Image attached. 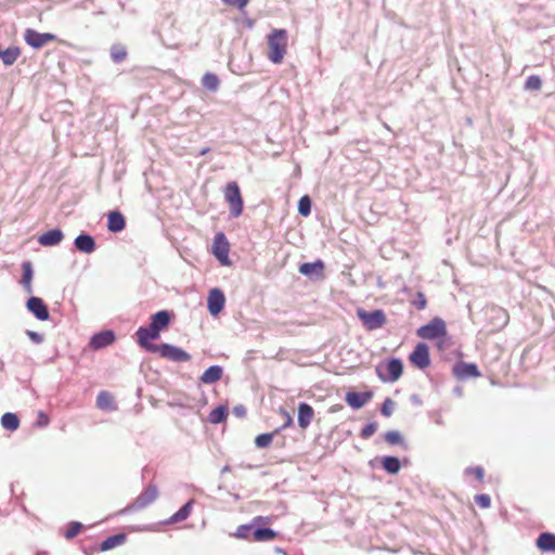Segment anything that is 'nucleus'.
Listing matches in <instances>:
<instances>
[{
	"label": "nucleus",
	"instance_id": "f257e3e1",
	"mask_svg": "<svg viewBox=\"0 0 555 555\" xmlns=\"http://www.w3.org/2000/svg\"><path fill=\"white\" fill-rule=\"evenodd\" d=\"M287 38L288 36L285 29H274L268 36V57L272 63L279 64L282 62L286 53Z\"/></svg>",
	"mask_w": 555,
	"mask_h": 555
},
{
	"label": "nucleus",
	"instance_id": "f03ea898",
	"mask_svg": "<svg viewBox=\"0 0 555 555\" xmlns=\"http://www.w3.org/2000/svg\"><path fill=\"white\" fill-rule=\"evenodd\" d=\"M274 516H256L254 517V537H251V541L254 542H266L272 541L278 538L279 532L269 528L268 526L272 524Z\"/></svg>",
	"mask_w": 555,
	"mask_h": 555
},
{
	"label": "nucleus",
	"instance_id": "7ed1b4c3",
	"mask_svg": "<svg viewBox=\"0 0 555 555\" xmlns=\"http://www.w3.org/2000/svg\"><path fill=\"white\" fill-rule=\"evenodd\" d=\"M151 349L162 358L176 363L189 362L191 360V354L189 352L171 344L162 343L158 344V346H151Z\"/></svg>",
	"mask_w": 555,
	"mask_h": 555
},
{
	"label": "nucleus",
	"instance_id": "20e7f679",
	"mask_svg": "<svg viewBox=\"0 0 555 555\" xmlns=\"http://www.w3.org/2000/svg\"><path fill=\"white\" fill-rule=\"evenodd\" d=\"M357 315L362 322V325L367 331H375L382 328L387 323L386 314L383 310L376 309L373 311H366L364 309H358Z\"/></svg>",
	"mask_w": 555,
	"mask_h": 555
},
{
	"label": "nucleus",
	"instance_id": "39448f33",
	"mask_svg": "<svg viewBox=\"0 0 555 555\" xmlns=\"http://www.w3.org/2000/svg\"><path fill=\"white\" fill-rule=\"evenodd\" d=\"M224 198L229 204L231 217H240L243 211V197L236 182H230L227 184Z\"/></svg>",
	"mask_w": 555,
	"mask_h": 555
},
{
	"label": "nucleus",
	"instance_id": "423d86ee",
	"mask_svg": "<svg viewBox=\"0 0 555 555\" xmlns=\"http://www.w3.org/2000/svg\"><path fill=\"white\" fill-rule=\"evenodd\" d=\"M417 336L424 339H436L447 335L446 322L441 318H434L429 323L417 330Z\"/></svg>",
	"mask_w": 555,
	"mask_h": 555
},
{
	"label": "nucleus",
	"instance_id": "0eeeda50",
	"mask_svg": "<svg viewBox=\"0 0 555 555\" xmlns=\"http://www.w3.org/2000/svg\"><path fill=\"white\" fill-rule=\"evenodd\" d=\"M230 244L223 232H218L214 237L212 254L222 266H230Z\"/></svg>",
	"mask_w": 555,
	"mask_h": 555
},
{
	"label": "nucleus",
	"instance_id": "6e6552de",
	"mask_svg": "<svg viewBox=\"0 0 555 555\" xmlns=\"http://www.w3.org/2000/svg\"><path fill=\"white\" fill-rule=\"evenodd\" d=\"M24 40L33 49H41L47 43L57 40L56 35L51 33H39L33 28H27L24 31Z\"/></svg>",
	"mask_w": 555,
	"mask_h": 555
},
{
	"label": "nucleus",
	"instance_id": "1a4fd4ad",
	"mask_svg": "<svg viewBox=\"0 0 555 555\" xmlns=\"http://www.w3.org/2000/svg\"><path fill=\"white\" fill-rule=\"evenodd\" d=\"M376 375L384 383H395L397 382L402 373H403V363L399 358H392L387 362V372L388 375L383 372V370L377 366Z\"/></svg>",
	"mask_w": 555,
	"mask_h": 555
},
{
	"label": "nucleus",
	"instance_id": "9d476101",
	"mask_svg": "<svg viewBox=\"0 0 555 555\" xmlns=\"http://www.w3.org/2000/svg\"><path fill=\"white\" fill-rule=\"evenodd\" d=\"M158 496V489L155 485H149L144 491L126 508L127 511H140L152 504Z\"/></svg>",
	"mask_w": 555,
	"mask_h": 555
},
{
	"label": "nucleus",
	"instance_id": "9b49d317",
	"mask_svg": "<svg viewBox=\"0 0 555 555\" xmlns=\"http://www.w3.org/2000/svg\"><path fill=\"white\" fill-rule=\"evenodd\" d=\"M410 362L420 370L430 365L429 348L425 343H418L409 356Z\"/></svg>",
	"mask_w": 555,
	"mask_h": 555
},
{
	"label": "nucleus",
	"instance_id": "f8f14e48",
	"mask_svg": "<svg viewBox=\"0 0 555 555\" xmlns=\"http://www.w3.org/2000/svg\"><path fill=\"white\" fill-rule=\"evenodd\" d=\"M225 297L220 288L210 289L207 298V309L212 317L218 315L224 308Z\"/></svg>",
	"mask_w": 555,
	"mask_h": 555
},
{
	"label": "nucleus",
	"instance_id": "ddd939ff",
	"mask_svg": "<svg viewBox=\"0 0 555 555\" xmlns=\"http://www.w3.org/2000/svg\"><path fill=\"white\" fill-rule=\"evenodd\" d=\"M26 308L40 321H47L50 318L48 306L40 297H29L26 301Z\"/></svg>",
	"mask_w": 555,
	"mask_h": 555
},
{
	"label": "nucleus",
	"instance_id": "4468645a",
	"mask_svg": "<svg viewBox=\"0 0 555 555\" xmlns=\"http://www.w3.org/2000/svg\"><path fill=\"white\" fill-rule=\"evenodd\" d=\"M135 335L138 336L139 345L149 352H153L151 346H158V344L150 343L151 339H157L159 337V332L154 331L151 324L147 327H139Z\"/></svg>",
	"mask_w": 555,
	"mask_h": 555
},
{
	"label": "nucleus",
	"instance_id": "2eb2a0df",
	"mask_svg": "<svg viewBox=\"0 0 555 555\" xmlns=\"http://www.w3.org/2000/svg\"><path fill=\"white\" fill-rule=\"evenodd\" d=\"M453 374L457 379H467L470 377H479L481 374L475 363L459 361L453 366Z\"/></svg>",
	"mask_w": 555,
	"mask_h": 555
},
{
	"label": "nucleus",
	"instance_id": "dca6fc26",
	"mask_svg": "<svg viewBox=\"0 0 555 555\" xmlns=\"http://www.w3.org/2000/svg\"><path fill=\"white\" fill-rule=\"evenodd\" d=\"M298 270L310 280H319L323 276L324 262L320 259L314 262H304L299 266Z\"/></svg>",
	"mask_w": 555,
	"mask_h": 555
},
{
	"label": "nucleus",
	"instance_id": "f3484780",
	"mask_svg": "<svg viewBox=\"0 0 555 555\" xmlns=\"http://www.w3.org/2000/svg\"><path fill=\"white\" fill-rule=\"evenodd\" d=\"M115 333L111 330L101 331L94 334L90 339V347L94 350H99L112 345L115 340Z\"/></svg>",
	"mask_w": 555,
	"mask_h": 555
},
{
	"label": "nucleus",
	"instance_id": "a211bd4d",
	"mask_svg": "<svg viewBox=\"0 0 555 555\" xmlns=\"http://www.w3.org/2000/svg\"><path fill=\"white\" fill-rule=\"evenodd\" d=\"M372 398V392H357V391H348L345 396V400L354 410H359L363 408L366 402H369Z\"/></svg>",
	"mask_w": 555,
	"mask_h": 555
},
{
	"label": "nucleus",
	"instance_id": "6ab92c4d",
	"mask_svg": "<svg viewBox=\"0 0 555 555\" xmlns=\"http://www.w3.org/2000/svg\"><path fill=\"white\" fill-rule=\"evenodd\" d=\"M75 248L85 254H91L95 250L94 237L88 233H80L74 241Z\"/></svg>",
	"mask_w": 555,
	"mask_h": 555
},
{
	"label": "nucleus",
	"instance_id": "aec40b11",
	"mask_svg": "<svg viewBox=\"0 0 555 555\" xmlns=\"http://www.w3.org/2000/svg\"><path fill=\"white\" fill-rule=\"evenodd\" d=\"M314 411L312 406L306 402L298 404V425L300 428L306 429L312 422Z\"/></svg>",
	"mask_w": 555,
	"mask_h": 555
},
{
	"label": "nucleus",
	"instance_id": "412c9836",
	"mask_svg": "<svg viewBox=\"0 0 555 555\" xmlns=\"http://www.w3.org/2000/svg\"><path fill=\"white\" fill-rule=\"evenodd\" d=\"M63 237L64 234L60 229H52L41 234L38 238V242L42 246H55L62 242Z\"/></svg>",
	"mask_w": 555,
	"mask_h": 555
},
{
	"label": "nucleus",
	"instance_id": "4be33fe9",
	"mask_svg": "<svg viewBox=\"0 0 555 555\" xmlns=\"http://www.w3.org/2000/svg\"><path fill=\"white\" fill-rule=\"evenodd\" d=\"M170 312L167 310H160L151 317V326L154 331L159 333L165 330L170 323Z\"/></svg>",
	"mask_w": 555,
	"mask_h": 555
},
{
	"label": "nucleus",
	"instance_id": "5701e85b",
	"mask_svg": "<svg viewBox=\"0 0 555 555\" xmlns=\"http://www.w3.org/2000/svg\"><path fill=\"white\" fill-rule=\"evenodd\" d=\"M126 228V220L121 212L115 210L107 216V229L113 233H118Z\"/></svg>",
	"mask_w": 555,
	"mask_h": 555
},
{
	"label": "nucleus",
	"instance_id": "b1692460",
	"mask_svg": "<svg viewBox=\"0 0 555 555\" xmlns=\"http://www.w3.org/2000/svg\"><path fill=\"white\" fill-rule=\"evenodd\" d=\"M223 369L220 365L209 366L199 377L202 384L210 385L221 379Z\"/></svg>",
	"mask_w": 555,
	"mask_h": 555
},
{
	"label": "nucleus",
	"instance_id": "393cba45",
	"mask_svg": "<svg viewBox=\"0 0 555 555\" xmlns=\"http://www.w3.org/2000/svg\"><path fill=\"white\" fill-rule=\"evenodd\" d=\"M537 547L543 552L555 553V534L551 532H542L537 541Z\"/></svg>",
	"mask_w": 555,
	"mask_h": 555
},
{
	"label": "nucleus",
	"instance_id": "a878e982",
	"mask_svg": "<svg viewBox=\"0 0 555 555\" xmlns=\"http://www.w3.org/2000/svg\"><path fill=\"white\" fill-rule=\"evenodd\" d=\"M193 504L194 500L188 501L179 508V511H177L168 520H166L165 524L171 525L185 520L192 512Z\"/></svg>",
	"mask_w": 555,
	"mask_h": 555
},
{
	"label": "nucleus",
	"instance_id": "bb28decb",
	"mask_svg": "<svg viewBox=\"0 0 555 555\" xmlns=\"http://www.w3.org/2000/svg\"><path fill=\"white\" fill-rule=\"evenodd\" d=\"M193 504L194 500L188 501L179 508V511H177L168 520H166L165 524L171 525L185 520L192 512Z\"/></svg>",
	"mask_w": 555,
	"mask_h": 555
},
{
	"label": "nucleus",
	"instance_id": "cd10ccee",
	"mask_svg": "<svg viewBox=\"0 0 555 555\" xmlns=\"http://www.w3.org/2000/svg\"><path fill=\"white\" fill-rule=\"evenodd\" d=\"M22 271H23V274H22L21 283H22L25 292L28 294H31L33 293L31 281H33V276H34V270H33L31 262L24 261L22 263Z\"/></svg>",
	"mask_w": 555,
	"mask_h": 555
},
{
	"label": "nucleus",
	"instance_id": "c85d7f7f",
	"mask_svg": "<svg viewBox=\"0 0 555 555\" xmlns=\"http://www.w3.org/2000/svg\"><path fill=\"white\" fill-rule=\"evenodd\" d=\"M382 467L390 475H397L401 469V462L397 456L386 455L380 459Z\"/></svg>",
	"mask_w": 555,
	"mask_h": 555
},
{
	"label": "nucleus",
	"instance_id": "c756f323",
	"mask_svg": "<svg viewBox=\"0 0 555 555\" xmlns=\"http://www.w3.org/2000/svg\"><path fill=\"white\" fill-rule=\"evenodd\" d=\"M21 56V49L17 46H10L5 50H1L0 59L5 66L13 65Z\"/></svg>",
	"mask_w": 555,
	"mask_h": 555
},
{
	"label": "nucleus",
	"instance_id": "7c9ffc66",
	"mask_svg": "<svg viewBox=\"0 0 555 555\" xmlns=\"http://www.w3.org/2000/svg\"><path fill=\"white\" fill-rule=\"evenodd\" d=\"M126 539L127 535L125 533H116L109 535L100 544V551L106 552L116 546H119L126 541Z\"/></svg>",
	"mask_w": 555,
	"mask_h": 555
},
{
	"label": "nucleus",
	"instance_id": "2f4dec72",
	"mask_svg": "<svg viewBox=\"0 0 555 555\" xmlns=\"http://www.w3.org/2000/svg\"><path fill=\"white\" fill-rule=\"evenodd\" d=\"M96 405L101 410H115L114 398L108 391H100L96 397Z\"/></svg>",
	"mask_w": 555,
	"mask_h": 555
},
{
	"label": "nucleus",
	"instance_id": "473e14b6",
	"mask_svg": "<svg viewBox=\"0 0 555 555\" xmlns=\"http://www.w3.org/2000/svg\"><path fill=\"white\" fill-rule=\"evenodd\" d=\"M202 86L210 92H216L219 89L220 80L216 74L207 72L202 78Z\"/></svg>",
	"mask_w": 555,
	"mask_h": 555
},
{
	"label": "nucleus",
	"instance_id": "72a5a7b5",
	"mask_svg": "<svg viewBox=\"0 0 555 555\" xmlns=\"http://www.w3.org/2000/svg\"><path fill=\"white\" fill-rule=\"evenodd\" d=\"M1 425L5 429L14 431L20 426V418L15 413L7 412L1 417Z\"/></svg>",
	"mask_w": 555,
	"mask_h": 555
},
{
	"label": "nucleus",
	"instance_id": "f704fd0d",
	"mask_svg": "<svg viewBox=\"0 0 555 555\" xmlns=\"http://www.w3.org/2000/svg\"><path fill=\"white\" fill-rule=\"evenodd\" d=\"M228 408L225 405H219L215 408L208 415V421L211 424H220L227 420Z\"/></svg>",
	"mask_w": 555,
	"mask_h": 555
},
{
	"label": "nucleus",
	"instance_id": "c9c22d12",
	"mask_svg": "<svg viewBox=\"0 0 555 555\" xmlns=\"http://www.w3.org/2000/svg\"><path fill=\"white\" fill-rule=\"evenodd\" d=\"M254 518L250 520L249 524H244L237 527L235 537L240 539H245L248 541H251V537H254Z\"/></svg>",
	"mask_w": 555,
	"mask_h": 555
},
{
	"label": "nucleus",
	"instance_id": "e433bc0d",
	"mask_svg": "<svg viewBox=\"0 0 555 555\" xmlns=\"http://www.w3.org/2000/svg\"><path fill=\"white\" fill-rule=\"evenodd\" d=\"M111 57L114 63L119 64L127 57V50L120 43H115L111 47Z\"/></svg>",
	"mask_w": 555,
	"mask_h": 555
},
{
	"label": "nucleus",
	"instance_id": "4c0bfd02",
	"mask_svg": "<svg viewBox=\"0 0 555 555\" xmlns=\"http://www.w3.org/2000/svg\"><path fill=\"white\" fill-rule=\"evenodd\" d=\"M384 439L391 446H404V438L398 430H389L384 434Z\"/></svg>",
	"mask_w": 555,
	"mask_h": 555
},
{
	"label": "nucleus",
	"instance_id": "58836bf2",
	"mask_svg": "<svg viewBox=\"0 0 555 555\" xmlns=\"http://www.w3.org/2000/svg\"><path fill=\"white\" fill-rule=\"evenodd\" d=\"M275 430L273 433H264L260 434L255 439V444L257 448L263 449L271 444L273 437L276 435Z\"/></svg>",
	"mask_w": 555,
	"mask_h": 555
},
{
	"label": "nucleus",
	"instance_id": "ea45409f",
	"mask_svg": "<svg viewBox=\"0 0 555 555\" xmlns=\"http://www.w3.org/2000/svg\"><path fill=\"white\" fill-rule=\"evenodd\" d=\"M311 198L308 195H304L299 198L298 202V212L302 217H308L311 212Z\"/></svg>",
	"mask_w": 555,
	"mask_h": 555
},
{
	"label": "nucleus",
	"instance_id": "a19ab883",
	"mask_svg": "<svg viewBox=\"0 0 555 555\" xmlns=\"http://www.w3.org/2000/svg\"><path fill=\"white\" fill-rule=\"evenodd\" d=\"M542 87V80L537 75H531L526 79L525 89L539 91Z\"/></svg>",
	"mask_w": 555,
	"mask_h": 555
},
{
	"label": "nucleus",
	"instance_id": "79ce46f5",
	"mask_svg": "<svg viewBox=\"0 0 555 555\" xmlns=\"http://www.w3.org/2000/svg\"><path fill=\"white\" fill-rule=\"evenodd\" d=\"M493 318L500 321V326H505L508 322V313L502 308H492Z\"/></svg>",
	"mask_w": 555,
	"mask_h": 555
},
{
	"label": "nucleus",
	"instance_id": "37998d69",
	"mask_svg": "<svg viewBox=\"0 0 555 555\" xmlns=\"http://www.w3.org/2000/svg\"><path fill=\"white\" fill-rule=\"evenodd\" d=\"M395 405L396 403L392 399L386 398L380 406V413L386 417L391 416Z\"/></svg>",
	"mask_w": 555,
	"mask_h": 555
},
{
	"label": "nucleus",
	"instance_id": "c03bdc74",
	"mask_svg": "<svg viewBox=\"0 0 555 555\" xmlns=\"http://www.w3.org/2000/svg\"><path fill=\"white\" fill-rule=\"evenodd\" d=\"M82 528V525L78 521H72L69 525H68V528L65 532V538L66 539H73L75 538L81 530Z\"/></svg>",
	"mask_w": 555,
	"mask_h": 555
},
{
	"label": "nucleus",
	"instance_id": "a18cd8bd",
	"mask_svg": "<svg viewBox=\"0 0 555 555\" xmlns=\"http://www.w3.org/2000/svg\"><path fill=\"white\" fill-rule=\"evenodd\" d=\"M377 427H378V425L376 422H371L362 428L360 436L363 439H369L371 436H373L376 433Z\"/></svg>",
	"mask_w": 555,
	"mask_h": 555
},
{
	"label": "nucleus",
	"instance_id": "49530a36",
	"mask_svg": "<svg viewBox=\"0 0 555 555\" xmlns=\"http://www.w3.org/2000/svg\"><path fill=\"white\" fill-rule=\"evenodd\" d=\"M475 503L481 508H488L491 504V498L489 494L486 493L476 494Z\"/></svg>",
	"mask_w": 555,
	"mask_h": 555
},
{
	"label": "nucleus",
	"instance_id": "de8ad7c7",
	"mask_svg": "<svg viewBox=\"0 0 555 555\" xmlns=\"http://www.w3.org/2000/svg\"><path fill=\"white\" fill-rule=\"evenodd\" d=\"M280 413L285 417V423L281 427L276 428L275 433H280L287 427H291L294 423L292 415L286 410L280 408Z\"/></svg>",
	"mask_w": 555,
	"mask_h": 555
},
{
	"label": "nucleus",
	"instance_id": "09e8293b",
	"mask_svg": "<svg viewBox=\"0 0 555 555\" xmlns=\"http://www.w3.org/2000/svg\"><path fill=\"white\" fill-rule=\"evenodd\" d=\"M412 304L416 309L423 310L426 308L427 299L423 293L418 292Z\"/></svg>",
	"mask_w": 555,
	"mask_h": 555
},
{
	"label": "nucleus",
	"instance_id": "8fccbe9b",
	"mask_svg": "<svg viewBox=\"0 0 555 555\" xmlns=\"http://www.w3.org/2000/svg\"><path fill=\"white\" fill-rule=\"evenodd\" d=\"M26 334L34 344L39 345L43 341V335L40 333L27 330Z\"/></svg>",
	"mask_w": 555,
	"mask_h": 555
},
{
	"label": "nucleus",
	"instance_id": "3c124183",
	"mask_svg": "<svg viewBox=\"0 0 555 555\" xmlns=\"http://www.w3.org/2000/svg\"><path fill=\"white\" fill-rule=\"evenodd\" d=\"M466 473L467 474H470V473L474 474L476 476L477 480H479V481H482L483 476H485V470L480 466L469 467V468L466 469Z\"/></svg>",
	"mask_w": 555,
	"mask_h": 555
},
{
	"label": "nucleus",
	"instance_id": "603ef678",
	"mask_svg": "<svg viewBox=\"0 0 555 555\" xmlns=\"http://www.w3.org/2000/svg\"><path fill=\"white\" fill-rule=\"evenodd\" d=\"M232 413L234 416H236L238 418H244L247 414V410H246L245 405L237 404L233 408Z\"/></svg>",
	"mask_w": 555,
	"mask_h": 555
},
{
	"label": "nucleus",
	"instance_id": "864d4df0",
	"mask_svg": "<svg viewBox=\"0 0 555 555\" xmlns=\"http://www.w3.org/2000/svg\"><path fill=\"white\" fill-rule=\"evenodd\" d=\"M249 0H223L224 3L229 5L236 7L237 9H243L246 7Z\"/></svg>",
	"mask_w": 555,
	"mask_h": 555
},
{
	"label": "nucleus",
	"instance_id": "5fc2aeb1",
	"mask_svg": "<svg viewBox=\"0 0 555 555\" xmlns=\"http://www.w3.org/2000/svg\"><path fill=\"white\" fill-rule=\"evenodd\" d=\"M37 424L41 427L47 426L49 424V418L43 412H39Z\"/></svg>",
	"mask_w": 555,
	"mask_h": 555
},
{
	"label": "nucleus",
	"instance_id": "6e6d98bb",
	"mask_svg": "<svg viewBox=\"0 0 555 555\" xmlns=\"http://www.w3.org/2000/svg\"><path fill=\"white\" fill-rule=\"evenodd\" d=\"M275 552L286 555L285 551L282 550L281 547H275Z\"/></svg>",
	"mask_w": 555,
	"mask_h": 555
},
{
	"label": "nucleus",
	"instance_id": "4d7b16f0",
	"mask_svg": "<svg viewBox=\"0 0 555 555\" xmlns=\"http://www.w3.org/2000/svg\"><path fill=\"white\" fill-rule=\"evenodd\" d=\"M227 472H230V466L225 465L222 469H221V473H227Z\"/></svg>",
	"mask_w": 555,
	"mask_h": 555
},
{
	"label": "nucleus",
	"instance_id": "13d9d810",
	"mask_svg": "<svg viewBox=\"0 0 555 555\" xmlns=\"http://www.w3.org/2000/svg\"><path fill=\"white\" fill-rule=\"evenodd\" d=\"M0 371H4V362L0 360Z\"/></svg>",
	"mask_w": 555,
	"mask_h": 555
},
{
	"label": "nucleus",
	"instance_id": "bf43d9fd",
	"mask_svg": "<svg viewBox=\"0 0 555 555\" xmlns=\"http://www.w3.org/2000/svg\"><path fill=\"white\" fill-rule=\"evenodd\" d=\"M208 151H209V149H207V147H206V149H203V150L201 151V155H205Z\"/></svg>",
	"mask_w": 555,
	"mask_h": 555
}]
</instances>
